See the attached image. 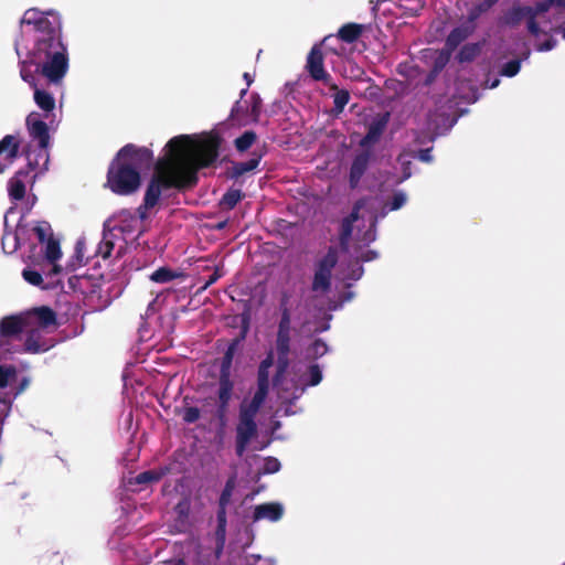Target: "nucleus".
I'll use <instances>...</instances> for the list:
<instances>
[{"instance_id": "obj_30", "label": "nucleus", "mask_w": 565, "mask_h": 565, "mask_svg": "<svg viewBox=\"0 0 565 565\" xmlns=\"http://www.w3.org/2000/svg\"><path fill=\"white\" fill-rule=\"evenodd\" d=\"M334 90L333 100L334 106L338 111H342L345 105L349 103V93L344 89H338V87Z\"/></svg>"}, {"instance_id": "obj_20", "label": "nucleus", "mask_w": 565, "mask_h": 565, "mask_svg": "<svg viewBox=\"0 0 565 565\" xmlns=\"http://www.w3.org/2000/svg\"><path fill=\"white\" fill-rule=\"evenodd\" d=\"M232 363V352L231 350L227 351L225 354L222 370H221V379H220V390H218V398L222 404V406H225L232 396L233 391V383L230 380V366Z\"/></svg>"}, {"instance_id": "obj_45", "label": "nucleus", "mask_w": 565, "mask_h": 565, "mask_svg": "<svg viewBox=\"0 0 565 565\" xmlns=\"http://www.w3.org/2000/svg\"><path fill=\"white\" fill-rule=\"evenodd\" d=\"M500 81L498 78L493 79L492 82H487V87L488 88H495L498 85H499Z\"/></svg>"}, {"instance_id": "obj_32", "label": "nucleus", "mask_w": 565, "mask_h": 565, "mask_svg": "<svg viewBox=\"0 0 565 565\" xmlns=\"http://www.w3.org/2000/svg\"><path fill=\"white\" fill-rule=\"evenodd\" d=\"M23 278L33 286H40L42 282V276L40 273L32 270V269H25L22 273Z\"/></svg>"}, {"instance_id": "obj_40", "label": "nucleus", "mask_w": 565, "mask_h": 565, "mask_svg": "<svg viewBox=\"0 0 565 565\" xmlns=\"http://www.w3.org/2000/svg\"><path fill=\"white\" fill-rule=\"evenodd\" d=\"M21 77L24 82L29 83L32 87H36L33 75L26 70L25 66L21 68Z\"/></svg>"}, {"instance_id": "obj_44", "label": "nucleus", "mask_w": 565, "mask_h": 565, "mask_svg": "<svg viewBox=\"0 0 565 565\" xmlns=\"http://www.w3.org/2000/svg\"><path fill=\"white\" fill-rule=\"evenodd\" d=\"M409 177H411V172H409L408 170H406V169H405V170H404V173H403V177H401V178L396 181V183H401V182L405 181L406 179H408Z\"/></svg>"}, {"instance_id": "obj_7", "label": "nucleus", "mask_w": 565, "mask_h": 565, "mask_svg": "<svg viewBox=\"0 0 565 565\" xmlns=\"http://www.w3.org/2000/svg\"><path fill=\"white\" fill-rule=\"evenodd\" d=\"M54 124L47 122L46 118L39 115V111H31L26 116L25 127L31 140L24 146L23 154L29 168L36 171V173L47 170L50 129Z\"/></svg>"}, {"instance_id": "obj_43", "label": "nucleus", "mask_w": 565, "mask_h": 565, "mask_svg": "<svg viewBox=\"0 0 565 565\" xmlns=\"http://www.w3.org/2000/svg\"><path fill=\"white\" fill-rule=\"evenodd\" d=\"M554 45H555V41L548 40L543 44H539L537 50L541 52L550 51L554 47Z\"/></svg>"}, {"instance_id": "obj_28", "label": "nucleus", "mask_w": 565, "mask_h": 565, "mask_svg": "<svg viewBox=\"0 0 565 565\" xmlns=\"http://www.w3.org/2000/svg\"><path fill=\"white\" fill-rule=\"evenodd\" d=\"M280 462L274 457H267L262 460L259 472L263 475L275 473L279 471Z\"/></svg>"}, {"instance_id": "obj_41", "label": "nucleus", "mask_w": 565, "mask_h": 565, "mask_svg": "<svg viewBox=\"0 0 565 565\" xmlns=\"http://www.w3.org/2000/svg\"><path fill=\"white\" fill-rule=\"evenodd\" d=\"M362 275H363V268H362V266L356 264L353 266L352 271L347 276V278L356 280V279L361 278Z\"/></svg>"}, {"instance_id": "obj_19", "label": "nucleus", "mask_w": 565, "mask_h": 565, "mask_svg": "<svg viewBox=\"0 0 565 565\" xmlns=\"http://www.w3.org/2000/svg\"><path fill=\"white\" fill-rule=\"evenodd\" d=\"M33 99L40 108L39 115L46 118L47 122H55V98L46 90L35 87Z\"/></svg>"}, {"instance_id": "obj_39", "label": "nucleus", "mask_w": 565, "mask_h": 565, "mask_svg": "<svg viewBox=\"0 0 565 565\" xmlns=\"http://www.w3.org/2000/svg\"><path fill=\"white\" fill-rule=\"evenodd\" d=\"M356 258L361 259L363 262H369V260L376 258V253L371 249L361 250V252L356 250Z\"/></svg>"}, {"instance_id": "obj_24", "label": "nucleus", "mask_w": 565, "mask_h": 565, "mask_svg": "<svg viewBox=\"0 0 565 565\" xmlns=\"http://www.w3.org/2000/svg\"><path fill=\"white\" fill-rule=\"evenodd\" d=\"M28 180V173L19 171L8 183L9 195L13 200H20L24 196L25 186Z\"/></svg>"}, {"instance_id": "obj_23", "label": "nucleus", "mask_w": 565, "mask_h": 565, "mask_svg": "<svg viewBox=\"0 0 565 565\" xmlns=\"http://www.w3.org/2000/svg\"><path fill=\"white\" fill-rule=\"evenodd\" d=\"M369 161L370 154L367 152L360 153L354 158L350 170V184L352 188H355L359 184L367 168Z\"/></svg>"}, {"instance_id": "obj_12", "label": "nucleus", "mask_w": 565, "mask_h": 565, "mask_svg": "<svg viewBox=\"0 0 565 565\" xmlns=\"http://www.w3.org/2000/svg\"><path fill=\"white\" fill-rule=\"evenodd\" d=\"M472 32V25H463L455 29L447 38L446 49L443 51L427 50L426 57L434 58L436 61L435 71L441 70L448 62L450 53L455 50L470 33Z\"/></svg>"}, {"instance_id": "obj_6", "label": "nucleus", "mask_w": 565, "mask_h": 565, "mask_svg": "<svg viewBox=\"0 0 565 565\" xmlns=\"http://www.w3.org/2000/svg\"><path fill=\"white\" fill-rule=\"evenodd\" d=\"M152 152L146 147L127 145L119 150L111 162L107 185L116 194L128 195L138 190L140 185L139 170L149 164Z\"/></svg>"}, {"instance_id": "obj_55", "label": "nucleus", "mask_w": 565, "mask_h": 565, "mask_svg": "<svg viewBox=\"0 0 565 565\" xmlns=\"http://www.w3.org/2000/svg\"><path fill=\"white\" fill-rule=\"evenodd\" d=\"M352 298V295L350 294L348 297H347V300H351Z\"/></svg>"}, {"instance_id": "obj_1", "label": "nucleus", "mask_w": 565, "mask_h": 565, "mask_svg": "<svg viewBox=\"0 0 565 565\" xmlns=\"http://www.w3.org/2000/svg\"><path fill=\"white\" fill-rule=\"evenodd\" d=\"M217 156V142L209 136L180 135L167 143L166 154L156 164L145 195V206L153 207L163 190L192 184L196 171Z\"/></svg>"}, {"instance_id": "obj_15", "label": "nucleus", "mask_w": 565, "mask_h": 565, "mask_svg": "<svg viewBox=\"0 0 565 565\" xmlns=\"http://www.w3.org/2000/svg\"><path fill=\"white\" fill-rule=\"evenodd\" d=\"M337 263V255L334 252H329L318 264L312 289L316 292H324L330 286L331 270Z\"/></svg>"}, {"instance_id": "obj_9", "label": "nucleus", "mask_w": 565, "mask_h": 565, "mask_svg": "<svg viewBox=\"0 0 565 565\" xmlns=\"http://www.w3.org/2000/svg\"><path fill=\"white\" fill-rule=\"evenodd\" d=\"M140 224V217L131 212H119L106 222V231L96 253L103 258H107L115 250L117 256H120L126 248L128 239L134 238V234Z\"/></svg>"}, {"instance_id": "obj_8", "label": "nucleus", "mask_w": 565, "mask_h": 565, "mask_svg": "<svg viewBox=\"0 0 565 565\" xmlns=\"http://www.w3.org/2000/svg\"><path fill=\"white\" fill-rule=\"evenodd\" d=\"M274 363V353L270 351L267 358L260 363L258 370V390L248 405L243 404L241 408L239 423L237 426V452L242 455L254 436L256 425L254 417L258 412L260 405L264 403L268 384H269V369Z\"/></svg>"}, {"instance_id": "obj_50", "label": "nucleus", "mask_w": 565, "mask_h": 565, "mask_svg": "<svg viewBox=\"0 0 565 565\" xmlns=\"http://www.w3.org/2000/svg\"><path fill=\"white\" fill-rule=\"evenodd\" d=\"M265 563V565H276V561L274 558H266Z\"/></svg>"}, {"instance_id": "obj_27", "label": "nucleus", "mask_w": 565, "mask_h": 565, "mask_svg": "<svg viewBox=\"0 0 565 565\" xmlns=\"http://www.w3.org/2000/svg\"><path fill=\"white\" fill-rule=\"evenodd\" d=\"M255 132L246 131L235 140V147L238 151H245L255 142Z\"/></svg>"}, {"instance_id": "obj_16", "label": "nucleus", "mask_w": 565, "mask_h": 565, "mask_svg": "<svg viewBox=\"0 0 565 565\" xmlns=\"http://www.w3.org/2000/svg\"><path fill=\"white\" fill-rule=\"evenodd\" d=\"M21 138L19 135H6L0 140V173L4 172L19 157Z\"/></svg>"}, {"instance_id": "obj_22", "label": "nucleus", "mask_w": 565, "mask_h": 565, "mask_svg": "<svg viewBox=\"0 0 565 565\" xmlns=\"http://www.w3.org/2000/svg\"><path fill=\"white\" fill-rule=\"evenodd\" d=\"M387 124V115H383L373 120L369 127L366 136L361 140L363 148H369L375 143L381 137L385 126Z\"/></svg>"}, {"instance_id": "obj_13", "label": "nucleus", "mask_w": 565, "mask_h": 565, "mask_svg": "<svg viewBox=\"0 0 565 565\" xmlns=\"http://www.w3.org/2000/svg\"><path fill=\"white\" fill-rule=\"evenodd\" d=\"M321 46H323L322 43L320 45H315L311 49L307 57L306 68L315 81H320L331 89H335L337 85L332 82L331 76L326 72L323 67V55L321 52Z\"/></svg>"}, {"instance_id": "obj_48", "label": "nucleus", "mask_w": 565, "mask_h": 565, "mask_svg": "<svg viewBox=\"0 0 565 565\" xmlns=\"http://www.w3.org/2000/svg\"><path fill=\"white\" fill-rule=\"evenodd\" d=\"M244 78H245V81L247 83V86H249L252 84V82H253L250 75L248 73H245L244 74Z\"/></svg>"}, {"instance_id": "obj_53", "label": "nucleus", "mask_w": 565, "mask_h": 565, "mask_svg": "<svg viewBox=\"0 0 565 565\" xmlns=\"http://www.w3.org/2000/svg\"><path fill=\"white\" fill-rule=\"evenodd\" d=\"M563 39H565V26L561 30Z\"/></svg>"}, {"instance_id": "obj_29", "label": "nucleus", "mask_w": 565, "mask_h": 565, "mask_svg": "<svg viewBox=\"0 0 565 565\" xmlns=\"http://www.w3.org/2000/svg\"><path fill=\"white\" fill-rule=\"evenodd\" d=\"M242 199V193L239 190H230L226 192L222 199V205L225 209H233Z\"/></svg>"}, {"instance_id": "obj_47", "label": "nucleus", "mask_w": 565, "mask_h": 565, "mask_svg": "<svg viewBox=\"0 0 565 565\" xmlns=\"http://www.w3.org/2000/svg\"><path fill=\"white\" fill-rule=\"evenodd\" d=\"M258 109H259V100L257 99L255 102V105L253 106V113L255 116H257Z\"/></svg>"}, {"instance_id": "obj_25", "label": "nucleus", "mask_w": 565, "mask_h": 565, "mask_svg": "<svg viewBox=\"0 0 565 565\" xmlns=\"http://www.w3.org/2000/svg\"><path fill=\"white\" fill-rule=\"evenodd\" d=\"M88 256L86 255V242L81 238L76 242L75 254L67 264V270H75L77 267L86 264Z\"/></svg>"}, {"instance_id": "obj_54", "label": "nucleus", "mask_w": 565, "mask_h": 565, "mask_svg": "<svg viewBox=\"0 0 565 565\" xmlns=\"http://www.w3.org/2000/svg\"><path fill=\"white\" fill-rule=\"evenodd\" d=\"M497 0H489L488 2V6H491L493 2H495Z\"/></svg>"}, {"instance_id": "obj_33", "label": "nucleus", "mask_w": 565, "mask_h": 565, "mask_svg": "<svg viewBox=\"0 0 565 565\" xmlns=\"http://www.w3.org/2000/svg\"><path fill=\"white\" fill-rule=\"evenodd\" d=\"M520 71V62L519 61H511L507 63L502 68V75L512 77L516 75Z\"/></svg>"}, {"instance_id": "obj_35", "label": "nucleus", "mask_w": 565, "mask_h": 565, "mask_svg": "<svg viewBox=\"0 0 565 565\" xmlns=\"http://www.w3.org/2000/svg\"><path fill=\"white\" fill-rule=\"evenodd\" d=\"M160 475L154 471H146L136 477L137 483H147L159 480Z\"/></svg>"}, {"instance_id": "obj_49", "label": "nucleus", "mask_w": 565, "mask_h": 565, "mask_svg": "<svg viewBox=\"0 0 565 565\" xmlns=\"http://www.w3.org/2000/svg\"><path fill=\"white\" fill-rule=\"evenodd\" d=\"M164 565H184V563L182 561H172L164 563Z\"/></svg>"}, {"instance_id": "obj_18", "label": "nucleus", "mask_w": 565, "mask_h": 565, "mask_svg": "<svg viewBox=\"0 0 565 565\" xmlns=\"http://www.w3.org/2000/svg\"><path fill=\"white\" fill-rule=\"evenodd\" d=\"M285 513V508L279 502H267L257 504L253 509L252 521H268V522H278L281 520Z\"/></svg>"}, {"instance_id": "obj_38", "label": "nucleus", "mask_w": 565, "mask_h": 565, "mask_svg": "<svg viewBox=\"0 0 565 565\" xmlns=\"http://www.w3.org/2000/svg\"><path fill=\"white\" fill-rule=\"evenodd\" d=\"M259 160L258 159H252L249 160L248 162H245V163H241L238 167H237V171L239 173H243V172H247V171H252L253 169H255L258 164Z\"/></svg>"}, {"instance_id": "obj_52", "label": "nucleus", "mask_w": 565, "mask_h": 565, "mask_svg": "<svg viewBox=\"0 0 565 565\" xmlns=\"http://www.w3.org/2000/svg\"><path fill=\"white\" fill-rule=\"evenodd\" d=\"M285 415L292 414V412L289 409V406H286L284 409Z\"/></svg>"}, {"instance_id": "obj_14", "label": "nucleus", "mask_w": 565, "mask_h": 565, "mask_svg": "<svg viewBox=\"0 0 565 565\" xmlns=\"http://www.w3.org/2000/svg\"><path fill=\"white\" fill-rule=\"evenodd\" d=\"M32 225L19 223L14 232L7 231L2 237V248L7 254H13L19 247L32 244Z\"/></svg>"}, {"instance_id": "obj_4", "label": "nucleus", "mask_w": 565, "mask_h": 565, "mask_svg": "<svg viewBox=\"0 0 565 565\" xmlns=\"http://www.w3.org/2000/svg\"><path fill=\"white\" fill-rule=\"evenodd\" d=\"M290 342V319L285 313L279 322L276 351L277 373L274 379V386L282 404H289L298 399L308 386H316L322 380V372L318 365H310L301 372V367L288 371V353Z\"/></svg>"}, {"instance_id": "obj_42", "label": "nucleus", "mask_w": 565, "mask_h": 565, "mask_svg": "<svg viewBox=\"0 0 565 565\" xmlns=\"http://www.w3.org/2000/svg\"><path fill=\"white\" fill-rule=\"evenodd\" d=\"M418 158L423 162H430L433 160L430 149L420 150L418 152Z\"/></svg>"}, {"instance_id": "obj_5", "label": "nucleus", "mask_w": 565, "mask_h": 565, "mask_svg": "<svg viewBox=\"0 0 565 565\" xmlns=\"http://www.w3.org/2000/svg\"><path fill=\"white\" fill-rule=\"evenodd\" d=\"M408 200L404 191H396L383 206L380 215L376 214L377 201L373 199L359 201L351 215L342 225V244L349 245L353 239L359 248L372 243L376 237L375 223L379 217H384L387 212L402 209Z\"/></svg>"}, {"instance_id": "obj_26", "label": "nucleus", "mask_w": 565, "mask_h": 565, "mask_svg": "<svg viewBox=\"0 0 565 565\" xmlns=\"http://www.w3.org/2000/svg\"><path fill=\"white\" fill-rule=\"evenodd\" d=\"M177 277H179L178 273L172 271L167 267H161L151 274L150 279L158 284H164L173 280Z\"/></svg>"}, {"instance_id": "obj_17", "label": "nucleus", "mask_w": 565, "mask_h": 565, "mask_svg": "<svg viewBox=\"0 0 565 565\" xmlns=\"http://www.w3.org/2000/svg\"><path fill=\"white\" fill-rule=\"evenodd\" d=\"M234 488H235V481H234V479H230L226 482L225 488L220 498V511L217 513L218 527H217V532H216L217 539L220 541L218 552L222 550V547L224 545V541H225V526H226L225 508L231 501V497L234 491Z\"/></svg>"}, {"instance_id": "obj_11", "label": "nucleus", "mask_w": 565, "mask_h": 565, "mask_svg": "<svg viewBox=\"0 0 565 565\" xmlns=\"http://www.w3.org/2000/svg\"><path fill=\"white\" fill-rule=\"evenodd\" d=\"M33 236H36L40 243H44V257L47 265L51 267L47 271L50 276H58L62 274L63 268L57 264L62 257V250L58 242L52 238V230L46 222H36L32 225Z\"/></svg>"}, {"instance_id": "obj_2", "label": "nucleus", "mask_w": 565, "mask_h": 565, "mask_svg": "<svg viewBox=\"0 0 565 565\" xmlns=\"http://www.w3.org/2000/svg\"><path fill=\"white\" fill-rule=\"evenodd\" d=\"M21 28L17 53L21 55L25 51L50 83H61L68 71V54L62 41L60 14L54 10L28 9L21 19Z\"/></svg>"}, {"instance_id": "obj_36", "label": "nucleus", "mask_w": 565, "mask_h": 565, "mask_svg": "<svg viewBox=\"0 0 565 565\" xmlns=\"http://www.w3.org/2000/svg\"><path fill=\"white\" fill-rule=\"evenodd\" d=\"M478 51L479 47L477 45L465 46L459 53V58L460 61H468L472 58L478 53Z\"/></svg>"}, {"instance_id": "obj_37", "label": "nucleus", "mask_w": 565, "mask_h": 565, "mask_svg": "<svg viewBox=\"0 0 565 565\" xmlns=\"http://www.w3.org/2000/svg\"><path fill=\"white\" fill-rule=\"evenodd\" d=\"M55 327H56V322L54 323V326H53V327L47 328L45 331L41 332V333H40L41 335L35 334V335H34V341H35V342H39L40 340H44L45 342H49V343H50V349H51V348L54 345V342H53L51 339H49L46 335H47L49 333H51V332L55 329Z\"/></svg>"}, {"instance_id": "obj_3", "label": "nucleus", "mask_w": 565, "mask_h": 565, "mask_svg": "<svg viewBox=\"0 0 565 565\" xmlns=\"http://www.w3.org/2000/svg\"><path fill=\"white\" fill-rule=\"evenodd\" d=\"M55 313L46 307L36 308L30 312L6 317L0 321V360L6 353L3 339L17 338L23 341V351L26 353H42L50 350V343L44 340L34 341V335L53 327ZM15 379L14 367L0 365V388L7 387Z\"/></svg>"}, {"instance_id": "obj_34", "label": "nucleus", "mask_w": 565, "mask_h": 565, "mask_svg": "<svg viewBox=\"0 0 565 565\" xmlns=\"http://www.w3.org/2000/svg\"><path fill=\"white\" fill-rule=\"evenodd\" d=\"M200 417V412L196 407H186L182 412V418L186 423H194Z\"/></svg>"}, {"instance_id": "obj_21", "label": "nucleus", "mask_w": 565, "mask_h": 565, "mask_svg": "<svg viewBox=\"0 0 565 565\" xmlns=\"http://www.w3.org/2000/svg\"><path fill=\"white\" fill-rule=\"evenodd\" d=\"M362 25L355 23H349L343 25L339 30L338 36H326L322 41V45L328 46L331 41H339V39L351 43L355 41L362 33Z\"/></svg>"}, {"instance_id": "obj_10", "label": "nucleus", "mask_w": 565, "mask_h": 565, "mask_svg": "<svg viewBox=\"0 0 565 565\" xmlns=\"http://www.w3.org/2000/svg\"><path fill=\"white\" fill-rule=\"evenodd\" d=\"M565 13V0H544L534 7L516 10L519 18L526 19L529 31L537 35L558 26V19Z\"/></svg>"}, {"instance_id": "obj_51", "label": "nucleus", "mask_w": 565, "mask_h": 565, "mask_svg": "<svg viewBox=\"0 0 565 565\" xmlns=\"http://www.w3.org/2000/svg\"><path fill=\"white\" fill-rule=\"evenodd\" d=\"M13 214L12 210H9L6 214V223L8 222V218Z\"/></svg>"}, {"instance_id": "obj_46", "label": "nucleus", "mask_w": 565, "mask_h": 565, "mask_svg": "<svg viewBox=\"0 0 565 565\" xmlns=\"http://www.w3.org/2000/svg\"><path fill=\"white\" fill-rule=\"evenodd\" d=\"M398 162L402 164V166H405L407 163H409V161L407 160V157L406 156H399L398 158Z\"/></svg>"}, {"instance_id": "obj_31", "label": "nucleus", "mask_w": 565, "mask_h": 565, "mask_svg": "<svg viewBox=\"0 0 565 565\" xmlns=\"http://www.w3.org/2000/svg\"><path fill=\"white\" fill-rule=\"evenodd\" d=\"M328 352V347L324 342L320 340H316L311 347L308 349V356L311 359H317L319 356L324 355Z\"/></svg>"}]
</instances>
